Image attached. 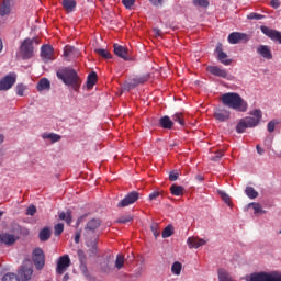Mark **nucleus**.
<instances>
[{"label": "nucleus", "mask_w": 281, "mask_h": 281, "mask_svg": "<svg viewBox=\"0 0 281 281\" xmlns=\"http://www.w3.org/2000/svg\"><path fill=\"white\" fill-rule=\"evenodd\" d=\"M38 238L41 243H47V240L52 238V229H49V227H44L42 231H40Z\"/></svg>", "instance_id": "nucleus-24"}, {"label": "nucleus", "mask_w": 281, "mask_h": 281, "mask_svg": "<svg viewBox=\"0 0 281 281\" xmlns=\"http://www.w3.org/2000/svg\"><path fill=\"white\" fill-rule=\"evenodd\" d=\"M36 214V206L30 205L26 210V216H34Z\"/></svg>", "instance_id": "nucleus-55"}, {"label": "nucleus", "mask_w": 281, "mask_h": 281, "mask_svg": "<svg viewBox=\"0 0 281 281\" xmlns=\"http://www.w3.org/2000/svg\"><path fill=\"white\" fill-rule=\"evenodd\" d=\"M69 280V274H65L63 278V281H68Z\"/></svg>", "instance_id": "nucleus-63"}, {"label": "nucleus", "mask_w": 281, "mask_h": 281, "mask_svg": "<svg viewBox=\"0 0 281 281\" xmlns=\"http://www.w3.org/2000/svg\"><path fill=\"white\" fill-rule=\"evenodd\" d=\"M223 155H225V153H223V150L216 151V153L211 157V161H221V159H223Z\"/></svg>", "instance_id": "nucleus-50"}, {"label": "nucleus", "mask_w": 281, "mask_h": 281, "mask_svg": "<svg viewBox=\"0 0 281 281\" xmlns=\"http://www.w3.org/2000/svg\"><path fill=\"white\" fill-rule=\"evenodd\" d=\"M218 194L222 199V201H224V203H226L227 205H229L231 203V198L227 193H225L224 191H218Z\"/></svg>", "instance_id": "nucleus-51"}, {"label": "nucleus", "mask_w": 281, "mask_h": 281, "mask_svg": "<svg viewBox=\"0 0 281 281\" xmlns=\"http://www.w3.org/2000/svg\"><path fill=\"white\" fill-rule=\"evenodd\" d=\"M133 221V216L125 215L117 218L116 223H120L121 225H126V223H131Z\"/></svg>", "instance_id": "nucleus-44"}, {"label": "nucleus", "mask_w": 281, "mask_h": 281, "mask_svg": "<svg viewBox=\"0 0 281 281\" xmlns=\"http://www.w3.org/2000/svg\"><path fill=\"white\" fill-rule=\"evenodd\" d=\"M184 191H186V189L179 184H172L170 187V192H171L172 196H183Z\"/></svg>", "instance_id": "nucleus-29"}, {"label": "nucleus", "mask_w": 281, "mask_h": 281, "mask_svg": "<svg viewBox=\"0 0 281 281\" xmlns=\"http://www.w3.org/2000/svg\"><path fill=\"white\" fill-rule=\"evenodd\" d=\"M123 5L131 10L135 5V0H122Z\"/></svg>", "instance_id": "nucleus-52"}, {"label": "nucleus", "mask_w": 281, "mask_h": 281, "mask_svg": "<svg viewBox=\"0 0 281 281\" xmlns=\"http://www.w3.org/2000/svg\"><path fill=\"white\" fill-rule=\"evenodd\" d=\"M80 236H81V233H80V231H79V232H77L76 235H75V243H76V245H78V243H80Z\"/></svg>", "instance_id": "nucleus-60"}, {"label": "nucleus", "mask_w": 281, "mask_h": 281, "mask_svg": "<svg viewBox=\"0 0 281 281\" xmlns=\"http://www.w3.org/2000/svg\"><path fill=\"white\" fill-rule=\"evenodd\" d=\"M19 56L22 60H30L34 57V40L25 38L20 45Z\"/></svg>", "instance_id": "nucleus-4"}, {"label": "nucleus", "mask_w": 281, "mask_h": 281, "mask_svg": "<svg viewBox=\"0 0 281 281\" xmlns=\"http://www.w3.org/2000/svg\"><path fill=\"white\" fill-rule=\"evenodd\" d=\"M222 103L224 106H228V109H233L234 111H238L239 113H247V109H249V104L244 100L240 94L236 92H227L221 97Z\"/></svg>", "instance_id": "nucleus-1"}, {"label": "nucleus", "mask_w": 281, "mask_h": 281, "mask_svg": "<svg viewBox=\"0 0 281 281\" xmlns=\"http://www.w3.org/2000/svg\"><path fill=\"white\" fill-rule=\"evenodd\" d=\"M179 179V172L177 171H171L169 173V181H177Z\"/></svg>", "instance_id": "nucleus-57"}, {"label": "nucleus", "mask_w": 281, "mask_h": 281, "mask_svg": "<svg viewBox=\"0 0 281 281\" xmlns=\"http://www.w3.org/2000/svg\"><path fill=\"white\" fill-rule=\"evenodd\" d=\"M16 243V237L14 235L2 233L0 234V245H14Z\"/></svg>", "instance_id": "nucleus-22"}, {"label": "nucleus", "mask_w": 281, "mask_h": 281, "mask_svg": "<svg viewBox=\"0 0 281 281\" xmlns=\"http://www.w3.org/2000/svg\"><path fill=\"white\" fill-rule=\"evenodd\" d=\"M246 281H281L280 272H255L245 277Z\"/></svg>", "instance_id": "nucleus-3"}, {"label": "nucleus", "mask_w": 281, "mask_h": 281, "mask_svg": "<svg viewBox=\"0 0 281 281\" xmlns=\"http://www.w3.org/2000/svg\"><path fill=\"white\" fill-rule=\"evenodd\" d=\"M31 41H33V43H35L36 45H38V38H36V37H34V38H32Z\"/></svg>", "instance_id": "nucleus-64"}, {"label": "nucleus", "mask_w": 281, "mask_h": 281, "mask_svg": "<svg viewBox=\"0 0 281 281\" xmlns=\"http://www.w3.org/2000/svg\"><path fill=\"white\" fill-rule=\"evenodd\" d=\"M265 18V15L260 14V13H250L247 15V19H249L250 21H260Z\"/></svg>", "instance_id": "nucleus-49"}, {"label": "nucleus", "mask_w": 281, "mask_h": 281, "mask_svg": "<svg viewBox=\"0 0 281 281\" xmlns=\"http://www.w3.org/2000/svg\"><path fill=\"white\" fill-rule=\"evenodd\" d=\"M278 124H280V122L278 120H272L268 123V132L269 133H273L276 131V126H278Z\"/></svg>", "instance_id": "nucleus-48"}, {"label": "nucleus", "mask_w": 281, "mask_h": 281, "mask_svg": "<svg viewBox=\"0 0 281 281\" xmlns=\"http://www.w3.org/2000/svg\"><path fill=\"white\" fill-rule=\"evenodd\" d=\"M70 265L71 259H69V255H64L59 257L57 261L56 273H58V276H63V273H65V271L69 269Z\"/></svg>", "instance_id": "nucleus-10"}, {"label": "nucleus", "mask_w": 281, "mask_h": 281, "mask_svg": "<svg viewBox=\"0 0 281 281\" xmlns=\"http://www.w3.org/2000/svg\"><path fill=\"white\" fill-rule=\"evenodd\" d=\"M33 262L35 265V269L41 271L43 267H45V252H43V249L35 248L33 251Z\"/></svg>", "instance_id": "nucleus-9"}, {"label": "nucleus", "mask_w": 281, "mask_h": 281, "mask_svg": "<svg viewBox=\"0 0 281 281\" xmlns=\"http://www.w3.org/2000/svg\"><path fill=\"white\" fill-rule=\"evenodd\" d=\"M175 234V231H172V225H168L165 227V229L162 231V238H170V236H172Z\"/></svg>", "instance_id": "nucleus-41"}, {"label": "nucleus", "mask_w": 281, "mask_h": 281, "mask_svg": "<svg viewBox=\"0 0 281 281\" xmlns=\"http://www.w3.org/2000/svg\"><path fill=\"white\" fill-rule=\"evenodd\" d=\"M207 240L201 239L199 237L192 236L187 239V245L189 249H199V247H203L206 245Z\"/></svg>", "instance_id": "nucleus-18"}, {"label": "nucleus", "mask_w": 281, "mask_h": 281, "mask_svg": "<svg viewBox=\"0 0 281 281\" xmlns=\"http://www.w3.org/2000/svg\"><path fill=\"white\" fill-rule=\"evenodd\" d=\"M61 5L66 12H74L76 10V0H63Z\"/></svg>", "instance_id": "nucleus-27"}, {"label": "nucleus", "mask_w": 281, "mask_h": 281, "mask_svg": "<svg viewBox=\"0 0 281 281\" xmlns=\"http://www.w3.org/2000/svg\"><path fill=\"white\" fill-rule=\"evenodd\" d=\"M102 225V221L100 218L90 220L85 227L83 236L85 238H93L98 235V228Z\"/></svg>", "instance_id": "nucleus-5"}, {"label": "nucleus", "mask_w": 281, "mask_h": 281, "mask_svg": "<svg viewBox=\"0 0 281 281\" xmlns=\"http://www.w3.org/2000/svg\"><path fill=\"white\" fill-rule=\"evenodd\" d=\"M256 148H257L258 155H263L265 154V149L260 148V145H257Z\"/></svg>", "instance_id": "nucleus-61"}, {"label": "nucleus", "mask_w": 281, "mask_h": 281, "mask_svg": "<svg viewBox=\"0 0 281 281\" xmlns=\"http://www.w3.org/2000/svg\"><path fill=\"white\" fill-rule=\"evenodd\" d=\"M98 82V74L95 71L88 75L87 78V88L93 89V86Z\"/></svg>", "instance_id": "nucleus-31"}, {"label": "nucleus", "mask_w": 281, "mask_h": 281, "mask_svg": "<svg viewBox=\"0 0 281 281\" xmlns=\"http://www.w3.org/2000/svg\"><path fill=\"white\" fill-rule=\"evenodd\" d=\"M218 281H236L234 278H232V274L227 272L225 269H220L218 270Z\"/></svg>", "instance_id": "nucleus-30"}, {"label": "nucleus", "mask_w": 281, "mask_h": 281, "mask_svg": "<svg viewBox=\"0 0 281 281\" xmlns=\"http://www.w3.org/2000/svg\"><path fill=\"white\" fill-rule=\"evenodd\" d=\"M124 267V255H117L115 260V268L122 269Z\"/></svg>", "instance_id": "nucleus-46"}, {"label": "nucleus", "mask_w": 281, "mask_h": 281, "mask_svg": "<svg viewBox=\"0 0 281 281\" xmlns=\"http://www.w3.org/2000/svg\"><path fill=\"white\" fill-rule=\"evenodd\" d=\"M249 38V35L246 33L233 32L228 35V43H231V45H236L240 43V41L247 43Z\"/></svg>", "instance_id": "nucleus-12"}, {"label": "nucleus", "mask_w": 281, "mask_h": 281, "mask_svg": "<svg viewBox=\"0 0 281 281\" xmlns=\"http://www.w3.org/2000/svg\"><path fill=\"white\" fill-rule=\"evenodd\" d=\"M41 58L44 63L54 60V48L50 45H43L41 48Z\"/></svg>", "instance_id": "nucleus-15"}, {"label": "nucleus", "mask_w": 281, "mask_h": 281, "mask_svg": "<svg viewBox=\"0 0 281 281\" xmlns=\"http://www.w3.org/2000/svg\"><path fill=\"white\" fill-rule=\"evenodd\" d=\"M215 52L217 54V60H220L222 65H232V59H227V53L223 52V44H217Z\"/></svg>", "instance_id": "nucleus-17"}, {"label": "nucleus", "mask_w": 281, "mask_h": 281, "mask_svg": "<svg viewBox=\"0 0 281 281\" xmlns=\"http://www.w3.org/2000/svg\"><path fill=\"white\" fill-rule=\"evenodd\" d=\"M171 122H177L180 126H186V119H183V113L177 112L171 116Z\"/></svg>", "instance_id": "nucleus-33"}, {"label": "nucleus", "mask_w": 281, "mask_h": 281, "mask_svg": "<svg viewBox=\"0 0 281 281\" xmlns=\"http://www.w3.org/2000/svg\"><path fill=\"white\" fill-rule=\"evenodd\" d=\"M251 116H247L244 119L248 128H256L260 124V120H262V110L256 109L250 112Z\"/></svg>", "instance_id": "nucleus-6"}, {"label": "nucleus", "mask_w": 281, "mask_h": 281, "mask_svg": "<svg viewBox=\"0 0 281 281\" xmlns=\"http://www.w3.org/2000/svg\"><path fill=\"white\" fill-rule=\"evenodd\" d=\"M252 210H255V214H266V211L262 210L259 203H250Z\"/></svg>", "instance_id": "nucleus-47"}, {"label": "nucleus", "mask_w": 281, "mask_h": 281, "mask_svg": "<svg viewBox=\"0 0 281 281\" xmlns=\"http://www.w3.org/2000/svg\"><path fill=\"white\" fill-rule=\"evenodd\" d=\"M59 221H65L67 225H70L72 223V217H71V210H68L66 213L60 212L59 213Z\"/></svg>", "instance_id": "nucleus-32"}, {"label": "nucleus", "mask_w": 281, "mask_h": 281, "mask_svg": "<svg viewBox=\"0 0 281 281\" xmlns=\"http://www.w3.org/2000/svg\"><path fill=\"white\" fill-rule=\"evenodd\" d=\"M52 89V83L47 78H43L37 83V91H49Z\"/></svg>", "instance_id": "nucleus-25"}, {"label": "nucleus", "mask_w": 281, "mask_h": 281, "mask_svg": "<svg viewBox=\"0 0 281 281\" xmlns=\"http://www.w3.org/2000/svg\"><path fill=\"white\" fill-rule=\"evenodd\" d=\"M77 256L81 262V265H85L87 257L85 256V250H78Z\"/></svg>", "instance_id": "nucleus-56"}, {"label": "nucleus", "mask_w": 281, "mask_h": 281, "mask_svg": "<svg viewBox=\"0 0 281 281\" xmlns=\"http://www.w3.org/2000/svg\"><path fill=\"white\" fill-rule=\"evenodd\" d=\"M2 281H20L19 276L14 273H7L2 277Z\"/></svg>", "instance_id": "nucleus-45"}, {"label": "nucleus", "mask_w": 281, "mask_h": 281, "mask_svg": "<svg viewBox=\"0 0 281 281\" xmlns=\"http://www.w3.org/2000/svg\"><path fill=\"white\" fill-rule=\"evenodd\" d=\"M213 115L217 122H227L232 115V112H229L227 109H217Z\"/></svg>", "instance_id": "nucleus-20"}, {"label": "nucleus", "mask_w": 281, "mask_h": 281, "mask_svg": "<svg viewBox=\"0 0 281 281\" xmlns=\"http://www.w3.org/2000/svg\"><path fill=\"white\" fill-rule=\"evenodd\" d=\"M58 80H61L66 87H71L74 91H79L82 80L78 76V72L72 68H61L56 72Z\"/></svg>", "instance_id": "nucleus-2"}, {"label": "nucleus", "mask_w": 281, "mask_h": 281, "mask_svg": "<svg viewBox=\"0 0 281 281\" xmlns=\"http://www.w3.org/2000/svg\"><path fill=\"white\" fill-rule=\"evenodd\" d=\"M270 5L274 8V10H278V8H280V0H271Z\"/></svg>", "instance_id": "nucleus-59"}, {"label": "nucleus", "mask_w": 281, "mask_h": 281, "mask_svg": "<svg viewBox=\"0 0 281 281\" xmlns=\"http://www.w3.org/2000/svg\"><path fill=\"white\" fill-rule=\"evenodd\" d=\"M155 238H158L160 231H159V225L158 224H153L150 227Z\"/></svg>", "instance_id": "nucleus-54"}, {"label": "nucleus", "mask_w": 281, "mask_h": 281, "mask_svg": "<svg viewBox=\"0 0 281 281\" xmlns=\"http://www.w3.org/2000/svg\"><path fill=\"white\" fill-rule=\"evenodd\" d=\"M65 232V224L58 223L54 226V235L55 236H60Z\"/></svg>", "instance_id": "nucleus-42"}, {"label": "nucleus", "mask_w": 281, "mask_h": 281, "mask_svg": "<svg viewBox=\"0 0 281 281\" xmlns=\"http://www.w3.org/2000/svg\"><path fill=\"white\" fill-rule=\"evenodd\" d=\"M12 0H4L1 4H0V16H8V14H10V2Z\"/></svg>", "instance_id": "nucleus-26"}, {"label": "nucleus", "mask_w": 281, "mask_h": 281, "mask_svg": "<svg viewBox=\"0 0 281 281\" xmlns=\"http://www.w3.org/2000/svg\"><path fill=\"white\" fill-rule=\"evenodd\" d=\"M76 56H80V52L74 46H66L64 48V57L66 60H70L71 58H76Z\"/></svg>", "instance_id": "nucleus-21"}, {"label": "nucleus", "mask_w": 281, "mask_h": 281, "mask_svg": "<svg viewBox=\"0 0 281 281\" xmlns=\"http://www.w3.org/2000/svg\"><path fill=\"white\" fill-rule=\"evenodd\" d=\"M44 139H50L54 142H60V136L58 134H43Z\"/></svg>", "instance_id": "nucleus-43"}, {"label": "nucleus", "mask_w": 281, "mask_h": 281, "mask_svg": "<svg viewBox=\"0 0 281 281\" xmlns=\"http://www.w3.org/2000/svg\"><path fill=\"white\" fill-rule=\"evenodd\" d=\"M159 124L162 128H167V130H170L172 128V126H175V122H172V120L170 119V116H162L160 120H159Z\"/></svg>", "instance_id": "nucleus-28"}, {"label": "nucleus", "mask_w": 281, "mask_h": 281, "mask_svg": "<svg viewBox=\"0 0 281 281\" xmlns=\"http://www.w3.org/2000/svg\"><path fill=\"white\" fill-rule=\"evenodd\" d=\"M206 71H209V74H211L212 76H216L217 78L227 79L228 77L227 70L218 66H207Z\"/></svg>", "instance_id": "nucleus-16"}, {"label": "nucleus", "mask_w": 281, "mask_h": 281, "mask_svg": "<svg viewBox=\"0 0 281 281\" xmlns=\"http://www.w3.org/2000/svg\"><path fill=\"white\" fill-rule=\"evenodd\" d=\"M247 128H249V126L247 125L246 121L244 119H241L236 126V132L237 133H245V131H247Z\"/></svg>", "instance_id": "nucleus-38"}, {"label": "nucleus", "mask_w": 281, "mask_h": 281, "mask_svg": "<svg viewBox=\"0 0 281 281\" xmlns=\"http://www.w3.org/2000/svg\"><path fill=\"white\" fill-rule=\"evenodd\" d=\"M149 78H150V75L146 74L140 77H136L134 79V82L135 85H144V82H148Z\"/></svg>", "instance_id": "nucleus-40"}, {"label": "nucleus", "mask_w": 281, "mask_h": 281, "mask_svg": "<svg viewBox=\"0 0 281 281\" xmlns=\"http://www.w3.org/2000/svg\"><path fill=\"white\" fill-rule=\"evenodd\" d=\"M260 30L265 36H268V38H271V41H277L281 44V33L280 31L269 29L268 26H260Z\"/></svg>", "instance_id": "nucleus-13"}, {"label": "nucleus", "mask_w": 281, "mask_h": 281, "mask_svg": "<svg viewBox=\"0 0 281 281\" xmlns=\"http://www.w3.org/2000/svg\"><path fill=\"white\" fill-rule=\"evenodd\" d=\"M181 269H183V266L179 261L173 262V265L171 266V272L175 276H181Z\"/></svg>", "instance_id": "nucleus-37"}, {"label": "nucleus", "mask_w": 281, "mask_h": 281, "mask_svg": "<svg viewBox=\"0 0 281 281\" xmlns=\"http://www.w3.org/2000/svg\"><path fill=\"white\" fill-rule=\"evenodd\" d=\"M161 196L160 191H154L149 194V201H157Z\"/></svg>", "instance_id": "nucleus-53"}, {"label": "nucleus", "mask_w": 281, "mask_h": 281, "mask_svg": "<svg viewBox=\"0 0 281 281\" xmlns=\"http://www.w3.org/2000/svg\"><path fill=\"white\" fill-rule=\"evenodd\" d=\"M257 52L262 58H266V60H271V58H273V54H271L269 46L261 45L257 48Z\"/></svg>", "instance_id": "nucleus-23"}, {"label": "nucleus", "mask_w": 281, "mask_h": 281, "mask_svg": "<svg viewBox=\"0 0 281 281\" xmlns=\"http://www.w3.org/2000/svg\"><path fill=\"white\" fill-rule=\"evenodd\" d=\"M155 35L156 36H161V30L159 29H154Z\"/></svg>", "instance_id": "nucleus-62"}, {"label": "nucleus", "mask_w": 281, "mask_h": 281, "mask_svg": "<svg viewBox=\"0 0 281 281\" xmlns=\"http://www.w3.org/2000/svg\"><path fill=\"white\" fill-rule=\"evenodd\" d=\"M149 3H151V5H154L155 8H159L164 5V0H149Z\"/></svg>", "instance_id": "nucleus-58"}, {"label": "nucleus", "mask_w": 281, "mask_h": 281, "mask_svg": "<svg viewBox=\"0 0 281 281\" xmlns=\"http://www.w3.org/2000/svg\"><path fill=\"white\" fill-rule=\"evenodd\" d=\"M98 238H100V236L97 235L86 238V246L88 247V254L90 258L98 256Z\"/></svg>", "instance_id": "nucleus-11"}, {"label": "nucleus", "mask_w": 281, "mask_h": 281, "mask_svg": "<svg viewBox=\"0 0 281 281\" xmlns=\"http://www.w3.org/2000/svg\"><path fill=\"white\" fill-rule=\"evenodd\" d=\"M245 193L248 199H258V191L254 187H247Z\"/></svg>", "instance_id": "nucleus-36"}, {"label": "nucleus", "mask_w": 281, "mask_h": 281, "mask_svg": "<svg viewBox=\"0 0 281 281\" xmlns=\"http://www.w3.org/2000/svg\"><path fill=\"white\" fill-rule=\"evenodd\" d=\"M113 47L115 56L122 58L123 60H133V58H131V55L128 54L127 47L120 44H114Z\"/></svg>", "instance_id": "nucleus-14"}, {"label": "nucleus", "mask_w": 281, "mask_h": 281, "mask_svg": "<svg viewBox=\"0 0 281 281\" xmlns=\"http://www.w3.org/2000/svg\"><path fill=\"white\" fill-rule=\"evenodd\" d=\"M16 85V74L10 72L0 80V91H9Z\"/></svg>", "instance_id": "nucleus-7"}, {"label": "nucleus", "mask_w": 281, "mask_h": 281, "mask_svg": "<svg viewBox=\"0 0 281 281\" xmlns=\"http://www.w3.org/2000/svg\"><path fill=\"white\" fill-rule=\"evenodd\" d=\"M138 200L139 193L137 191H132L117 203V207H128V205H133V203H136Z\"/></svg>", "instance_id": "nucleus-8"}, {"label": "nucleus", "mask_w": 281, "mask_h": 281, "mask_svg": "<svg viewBox=\"0 0 281 281\" xmlns=\"http://www.w3.org/2000/svg\"><path fill=\"white\" fill-rule=\"evenodd\" d=\"M33 273H34V270L32 269V266H27V265H23L19 270V276L22 281L32 280Z\"/></svg>", "instance_id": "nucleus-19"}, {"label": "nucleus", "mask_w": 281, "mask_h": 281, "mask_svg": "<svg viewBox=\"0 0 281 281\" xmlns=\"http://www.w3.org/2000/svg\"><path fill=\"white\" fill-rule=\"evenodd\" d=\"M193 5L195 8H209L210 7V1L207 0H192Z\"/></svg>", "instance_id": "nucleus-39"}, {"label": "nucleus", "mask_w": 281, "mask_h": 281, "mask_svg": "<svg viewBox=\"0 0 281 281\" xmlns=\"http://www.w3.org/2000/svg\"><path fill=\"white\" fill-rule=\"evenodd\" d=\"M26 90H27V86H25L23 83H18L16 87H15V93L20 98H23L25 95Z\"/></svg>", "instance_id": "nucleus-35"}, {"label": "nucleus", "mask_w": 281, "mask_h": 281, "mask_svg": "<svg viewBox=\"0 0 281 281\" xmlns=\"http://www.w3.org/2000/svg\"><path fill=\"white\" fill-rule=\"evenodd\" d=\"M94 52L95 54H98V56H101V58H104L105 60H110V58H113L111 53H109V50L104 48H95Z\"/></svg>", "instance_id": "nucleus-34"}]
</instances>
